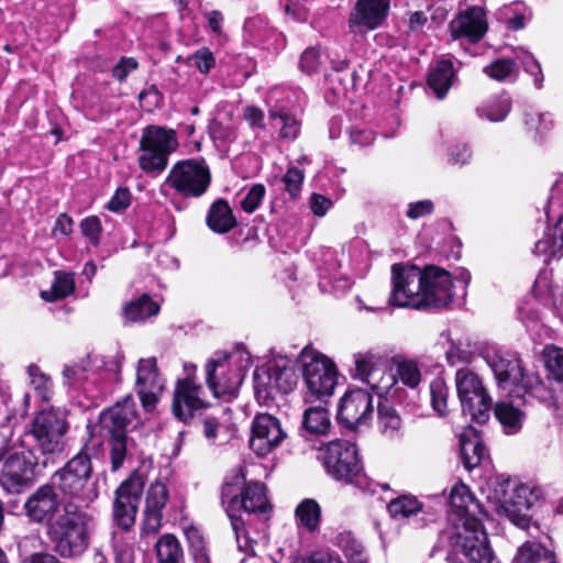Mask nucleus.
I'll list each match as a JSON object with an SVG mask.
<instances>
[{
	"mask_svg": "<svg viewBox=\"0 0 563 563\" xmlns=\"http://www.w3.org/2000/svg\"><path fill=\"white\" fill-rule=\"evenodd\" d=\"M287 434L280 421L271 413H256L251 428V449L260 456H265L280 445Z\"/></svg>",
	"mask_w": 563,
	"mask_h": 563,
	"instance_id": "18",
	"label": "nucleus"
},
{
	"mask_svg": "<svg viewBox=\"0 0 563 563\" xmlns=\"http://www.w3.org/2000/svg\"><path fill=\"white\" fill-rule=\"evenodd\" d=\"M244 119L247 121L251 128L264 129V112L262 109L255 106H247L244 109Z\"/></svg>",
	"mask_w": 563,
	"mask_h": 563,
	"instance_id": "62",
	"label": "nucleus"
},
{
	"mask_svg": "<svg viewBox=\"0 0 563 563\" xmlns=\"http://www.w3.org/2000/svg\"><path fill=\"white\" fill-rule=\"evenodd\" d=\"M391 306L416 310L438 311L448 308L454 299V284L449 271L437 265L419 268L396 263L391 266Z\"/></svg>",
	"mask_w": 563,
	"mask_h": 563,
	"instance_id": "2",
	"label": "nucleus"
},
{
	"mask_svg": "<svg viewBox=\"0 0 563 563\" xmlns=\"http://www.w3.org/2000/svg\"><path fill=\"white\" fill-rule=\"evenodd\" d=\"M512 563H559L556 554L541 542L527 540L517 550Z\"/></svg>",
	"mask_w": 563,
	"mask_h": 563,
	"instance_id": "30",
	"label": "nucleus"
},
{
	"mask_svg": "<svg viewBox=\"0 0 563 563\" xmlns=\"http://www.w3.org/2000/svg\"><path fill=\"white\" fill-rule=\"evenodd\" d=\"M433 211L434 203L431 200L426 199L409 203L406 216L409 219L416 220L418 218L429 216Z\"/></svg>",
	"mask_w": 563,
	"mask_h": 563,
	"instance_id": "58",
	"label": "nucleus"
},
{
	"mask_svg": "<svg viewBox=\"0 0 563 563\" xmlns=\"http://www.w3.org/2000/svg\"><path fill=\"white\" fill-rule=\"evenodd\" d=\"M267 365L279 394L287 395L294 391L298 383L296 369L290 365H280L276 362Z\"/></svg>",
	"mask_w": 563,
	"mask_h": 563,
	"instance_id": "39",
	"label": "nucleus"
},
{
	"mask_svg": "<svg viewBox=\"0 0 563 563\" xmlns=\"http://www.w3.org/2000/svg\"><path fill=\"white\" fill-rule=\"evenodd\" d=\"M459 444L462 464L468 472L478 467L485 459L489 457L482 431L472 424L463 428L459 435Z\"/></svg>",
	"mask_w": 563,
	"mask_h": 563,
	"instance_id": "25",
	"label": "nucleus"
},
{
	"mask_svg": "<svg viewBox=\"0 0 563 563\" xmlns=\"http://www.w3.org/2000/svg\"><path fill=\"white\" fill-rule=\"evenodd\" d=\"M271 119H279L282 121V128L279 131V136L286 140H296L300 132V122L296 119L294 114L282 109L279 111L269 110L268 112Z\"/></svg>",
	"mask_w": 563,
	"mask_h": 563,
	"instance_id": "44",
	"label": "nucleus"
},
{
	"mask_svg": "<svg viewBox=\"0 0 563 563\" xmlns=\"http://www.w3.org/2000/svg\"><path fill=\"white\" fill-rule=\"evenodd\" d=\"M158 563H183V548L173 533H165L159 537L155 544Z\"/></svg>",
	"mask_w": 563,
	"mask_h": 563,
	"instance_id": "35",
	"label": "nucleus"
},
{
	"mask_svg": "<svg viewBox=\"0 0 563 563\" xmlns=\"http://www.w3.org/2000/svg\"><path fill=\"white\" fill-rule=\"evenodd\" d=\"M194 62L200 74L207 75L216 66V58L209 47H200L186 58V64Z\"/></svg>",
	"mask_w": 563,
	"mask_h": 563,
	"instance_id": "50",
	"label": "nucleus"
},
{
	"mask_svg": "<svg viewBox=\"0 0 563 563\" xmlns=\"http://www.w3.org/2000/svg\"><path fill=\"white\" fill-rule=\"evenodd\" d=\"M73 218L68 213L63 212L56 218L52 229V234L56 235V233H59L62 235L68 236L73 233Z\"/></svg>",
	"mask_w": 563,
	"mask_h": 563,
	"instance_id": "61",
	"label": "nucleus"
},
{
	"mask_svg": "<svg viewBox=\"0 0 563 563\" xmlns=\"http://www.w3.org/2000/svg\"><path fill=\"white\" fill-rule=\"evenodd\" d=\"M545 366L558 383L563 384V349L549 346L545 349Z\"/></svg>",
	"mask_w": 563,
	"mask_h": 563,
	"instance_id": "48",
	"label": "nucleus"
},
{
	"mask_svg": "<svg viewBox=\"0 0 563 563\" xmlns=\"http://www.w3.org/2000/svg\"><path fill=\"white\" fill-rule=\"evenodd\" d=\"M397 375L410 388H416L421 382V372L415 361H402L397 365Z\"/></svg>",
	"mask_w": 563,
	"mask_h": 563,
	"instance_id": "49",
	"label": "nucleus"
},
{
	"mask_svg": "<svg viewBox=\"0 0 563 563\" xmlns=\"http://www.w3.org/2000/svg\"><path fill=\"white\" fill-rule=\"evenodd\" d=\"M512 107L511 98L507 95H499L487 104L477 109V112L492 122L504 121Z\"/></svg>",
	"mask_w": 563,
	"mask_h": 563,
	"instance_id": "40",
	"label": "nucleus"
},
{
	"mask_svg": "<svg viewBox=\"0 0 563 563\" xmlns=\"http://www.w3.org/2000/svg\"><path fill=\"white\" fill-rule=\"evenodd\" d=\"M135 417V402L131 395L103 409L99 415L96 429L102 438L108 440L113 472L123 466L128 451V427Z\"/></svg>",
	"mask_w": 563,
	"mask_h": 563,
	"instance_id": "5",
	"label": "nucleus"
},
{
	"mask_svg": "<svg viewBox=\"0 0 563 563\" xmlns=\"http://www.w3.org/2000/svg\"><path fill=\"white\" fill-rule=\"evenodd\" d=\"M331 427L329 411L323 406H313L305 410L302 428L312 435H325Z\"/></svg>",
	"mask_w": 563,
	"mask_h": 563,
	"instance_id": "34",
	"label": "nucleus"
},
{
	"mask_svg": "<svg viewBox=\"0 0 563 563\" xmlns=\"http://www.w3.org/2000/svg\"><path fill=\"white\" fill-rule=\"evenodd\" d=\"M146 479L144 473L134 470L114 492L112 517L122 531H130L135 525Z\"/></svg>",
	"mask_w": 563,
	"mask_h": 563,
	"instance_id": "13",
	"label": "nucleus"
},
{
	"mask_svg": "<svg viewBox=\"0 0 563 563\" xmlns=\"http://www.w3.org/2000/svg\"><path fill=\"white\" fill-rule=\"evenodd\" d=\"M63 375L68 384H75L86 378V368L78 364L66 365Z\"/></svg>",
	"mask_w": 563,
	"mask_h": 563,
	"instance_id": "63",
	"label": "nucleus"
},
{
	"mask_svg": "<svg viewBox=\"0 0 563 563\" xmlns=\"http://www.w3.org/2000/svg\"><path fill=\"white\" fill-rule=\"evenodd\" d=\"M29 375L31 377V383L34 386L35 390L45 397L46 393L49 390L52 386L51 378L41 372L37 365H30L27 368Z\"/></svg>",
	"mask_w": 563,
	"mask_h": 563,
	"instance_id": "56",
	"label": "nucleus"
},
{
	"mask_svg": "<svg viewBox=\"0 0 563 563\" xmlns=\"http://www.w3.org/2000/svg\"><path fill=\"white\" fill-rule=\"evenodd\" d=\"M202 391L201 384L194 376L177 379L172 401L174 417L185 424H191L200 411L210 409L211 404L201 398Z\"/></svg>",
	"mask_w": 563,
	"mask_h": 563,
	"instance_id": "15",
	"label": "nucleus"
},
{
	"mask_svg": "<svg viewBox=\"0 0 563 563\" xmlns=\"http://www.w3.org/2000/svg\"><path fill=\"white\" fill-rule=\"evenodd\" d=\"M331 206L332 201L321 194L313 192L310 197V209L317 217H323Z\"/></svg>",
	"mask_w": 563,
	"mask_h": 563,
	"instance_id": "60",
	"label": "nucleus"
},
{
	"mask_svg": "<svg viewBox=\"0 0 563 563\" xmlns=\"http://www.w3.org/2000/svg\"><path fill=\"white\" fill-rule=\"evenodd\" d=\"M196 420L202 424V433L205 438L214 441L220 429L219 417L212 412L202 410L197 415Z\"/></svg>",
	"mask_w": 563,
	"mask_h": 563,
	"instance_id": "52",
	"label": "nucleus"
},
{
	"mask_svg": "<svg viewBox=\"0 0 563 563\" xmlns=\"http://www.w3.org/2000/svg\"><path fill=\"white\" fill-rule=\"evenodd\" d=\"M373 367H374V355L373 354H369V353L357 354L355 356L354 377L368 384Z\"/></svg>",
	"mask_w": 563,
	"mask_h": 563,
	"instance_id": "54",
	"label": "nucleus"
},
{
	"mask_svg": "<svg viewBox=\"0 0 563 563\" xmlns=\"http://www.w3.org/2000/svg\"><path fill=\"white\" fill-rule=\"evenodd\" d=\"M299 66L308 75L317 73L320 66L319 49L312 46L306 48L300 56Z\"/></svg>",
	"mask_w": 563,
	"mask_h": 563,
	"instance_id": "55",
	"label": "nucleus"
},
{
	"mask_svg": "<svg viewBox=\"0 0 563 563\" xmlns=\"http://www.w3.org/2000/svg\"><path fill=\"white\" fill-rule=\"evenodd\" d=\"M22 509L30 523L45 527L51 549L60 558L78 559L89 549L92 530L80 518L79 508L66 501L49 479L27 495Z\"/></svg>",
	"mask_w": 563,
	"mask_h": 563,
	"instance_id": "1",
	"label": "nucleus"
},
{
	"mask_svg": "<svg viewBox=\"0 0 563 563\" xmlns=\"http://www.w3.org/2000/svg\"><path fill=\"white\" fill-rule=\"evenodd\" d=\"M79 228L82 236L86 238L92 246L97 247L100 245L103 228L98 216L92 214L81 219Z\"/></svg>",
	"mask_w": 563,
	"mask_h": 563,
	"instance_id": "47",
	"label": "nucleus"
},
{
	"mask_svg": "<svg viewBox=\"0 0 563 563\" xmlns=\"http://www.w3.org/2000/svg\"><path fill=\"white\" fill-rule=\"evenodd\" d=\"M159 310V305L148 294H142L122 307V314L128 322H142L158 314Z\"/></svg>",
	"mask_w": 563,
	"mask_h": 563,
	"instance_id": "32",
	"label": "nucleus"
},
{
	"mask_svg": "<svg viewBox=\"0 0 563 563\" xmlns=\"http://www.w3.org/2000/svg\"><path fill=\"white\" fill-rule=\"evenodd\" d=\"M336 545L353 563H362L364 560V547L351 531H343L336 536Z\"/></svg>",
	"mask_w": 563,
	"mask_h": 563,
	"instance_id": "41",
	"label": "nucleus"
},
{
	"mask_svg": "<svg viewBox=\"0 0 563 563\" xmlns=\"http://www.w3.org/2000/svg\"><path fill=\"white\" fill-rule=\"evenodd\" d=\"M139 63L134 57L122 56L117 65L112 68V76L118 81L123 82L129 74L137 69Z\"/></svg>",
	"mask_w": 563,
	"mask_h": 563,
	"instance_id": "57",
	"label": "nucleus"
},
{
	"mask_svg": "<svg viewBox=\"0 0 563 563\" xmlns=\"http://www.w3.org/2000/svg\"><path fill=\"white\" fill-rule=\"evenodd\" d=\"M449 504L452 545L472 563H490L493 551L483 523V518L488 517L484 506L463 482L452 487Z\"/></svg>",
	"mask_w": 563,
	"mask_h": 563,
	"instance_id": "3",
	"label": "nucleus"
},
{
	"mask_svg": "<svg viewBox=\"0 0 563 563\" xmlns=\"http://www.w3.org/2000/svg\"><path fill=\"white\" fill-rule=\"evenodd\" d=\"M456 394L462 412L471 420L484 424L489 420L493 400L479 376L470 368H460L455 374Z\"/></svg>",
	"mask_w": 563,
	"mask_h": 563,
	"instance_id": "12",
	"label": "nucleus"
},
{
	"mask_svg": "<svg viewBox=\"0 0 563 563\" xmlns=\"http://www.w3.org/2000/svg\"><path fill=\"white\" fill-rule=\"evenodd\" d=\"M402 418L394 404L379 396L377 404V430L387 439L394 440L402 435Z\"/></svg>",
	"mask_w": 563,
	"mask_h": 563,
	"instance_id": "26",
	"label": "nucleus"
},
{
	"mask_svg": "<svg viewBox=\"0 0 563 563\" xmlns=\"http://www.w3.org/2000/svg\"><path fill=\"white\" fill-rule=\"evenodd\" d=\"M516 70V62L512 58H498L485 66L483 71L496 81H505Z\"/></svg>",
	"mask_w": 563,
	"mask_h": 563,
	"instance_id": "46",
	"label": "nucleus"
},
{
	"mask_svg": "<svg viewBox=\"0 0 563 563\" xmlns=\"http://www.w3.org/2000/svg\"><path fill=\"white\" fill-rule=\"evenodd\" d=\"M445 360L450 366L467 364L470 362V354L452 341L450 347L445 352Z\"/></svg>",
	"mask_w": 563,
	"mask_h": 563,
	"instance_id": "59",
	"label": "nucleus"
},
{
	"mask_svg": "<svg viewBox=\"0 0 563 563\" xmlns=\"http://www.w3.org/2000/svg\"><path fill=\"white\" fill-rule=\"evenodd\" d=\"M490 367L499 385L511 384L515 389L512 393L520 397L528 394L533 386V378L527 375L518 357L496 356Z\"/></svg>",
	"mask_w": 563,
	"mask_h": 563,
	"instance_id": "23",
	"label": "nucleus"
},
{
	"mask_svg": "<svg viewBox=\"0 0 563 563\" xmlns=\"http://www.w3.org/2000/svg\"><path fill=\"white\" fill-rule=\"evenodd\" d=\"M249 483L246 481V470L240 465L232 468L224 477L221 486V503L224 506L227 515L234 510L238 505L241 490Z\"/></svg>",
	"mask_w": 563,
	"mask_h": 563,
	"instance_id": "29",
	"label": "nucleus"
},
{
	"mask_svg": "<svg viewBox=\"0 0 563 563\" xmlns=\"http://www.w3.org/2000/svg\"><path fill=\"white\" fill-rule=\"evenodd\" d=\"M59 559L62 558L55 552H53V554L47 552H37L33 553L25 563H63Z\"/></svg>",
	"mask_w": 563,
	"mask_h": 563,
	"instance_id": "64",
	"label": "nucleus"
},
{
	"mask_svg": "<svg viewBox=\"0 0 563 563\" xmlns=\"http://www.w3.org/2000/svg\"><path fill=\"white\" fill-rule=\"evenodd\" d=\"M374 396L365 388H350L340 398L336 410L338 424L349 431L368 427L374 415Z\"/></svg>",
	"mask_w": 563,
	"mask_h": 563,
	"instance_id": "14",
	"label": "nucleus"
},
{
	"mask_svg": "<svg viewBox=\"0 0 563 563\" xmlns=\"http://www.w3.org/2000/svg\"><path fill=\"white\" fill-rule=\"evenodd\" d=\"M177 146L175 130L159 125L145 126L139 143L142 152L137 158L140 168L146 174L163 172L168 165L169 155Z\"/></svg>",
	"mask_w": 563,
	"mask_h": 563,
	"instance_id": "9",
	"label": "nucleus"
},
{
	"mask_svg": "<svg viewBox=\"0 0 563 563\" xmlns=\"http://www.w3.org/2000/svg\"><path fill=\"white\" fill-rule=\"evenodd\" d=\"M510 481H504L500 484L503 499L500 500V509L505 516L518 528L527 530L532 519L531 510L539 499L534 488L519 484L512 487V494L507 497L505 486H510Z\"/></svg>",
	"mask_w": 563,
	"mask_h": 563,
	"instance_id": "16",
	"label": "nucleus"
},
{
	"mask_svg": "<svg viewBox=\"0 0 563 563\" xmlns=\"http://www.w3.org/2000/svg\"><path fill=\"white\" fill-rule=\"evenodd\" d=\"M295 517L309 532H314L321 523L322 510L316 499L306 498L295 509Z\"/></svg>",
	"mask_w": 563,
	"mask_h": 563,
	"instance_id": "36",
	"label": "nucleus"
},
{
	"mask_svg": "<svg viewBox=\"0 0 563 563\" xmlns=\"http://www.w3.org/2000/svg\"><path fill=\"white\" fill-rule=\"evenodd\" d=\"M164 388L156 358H141L136 369L135 390L144 411L155 410Z\"/></svg>",
	"mask_w": 563,
	"mask_h": 563,
	"instance_id": "20",
	"label": "nucleus"
},
{
	"mask_svg": "<svg viewBox=\"0 0 563 563\" xmlns=\"http://www.w3.org/2000/svg\"><path fill=\"white\" fill-rule=\"evenodd\" d=\"M522 416V411L510 402H497L495 406V417L506 428L519 429Z\"/></svg>",
	"mask_w": 563,
	"mask_h": 563,
	"instance_id": "43",
	"label": "nucleus"
},
{
	"mask_svg": "<svg viewBox=\"0 0 563 563\" xmlns=\"http://www.w3.org/2000/svg\"><path fill=\"white\" fill-rule=\"evenodd\" d=\"M423 503L410 494L399 495L387 504V511L394 519L409 518L422 511Z\"/></svg>",
	"mask_w": 563,
	"mask_h": 563,
	"instance_id": "37",
	"label": "nucleus"
},
{
	"mask_svg": "<svg viewBox=\"0 0 563 563\" xmlns=\"http://www.w3.org/2000/svg\"><path fill=\"white\" fill-rule=\"evenodd\" d=\"M69 430L66 416L55 409L38 411L32 420L30 433L35 440L33 449L43 456L60 454L65 448L64 437Z\"/></svg>",
	"mask_w": 563,
	"mask_h": 563,
	"instance_id": "10",
	"label": "nucleus"
},
{
	"mask_svg": "<svg viewBox=\"0 0 563 563\" xmlns=\"http://www.w3.org/2000/svg\"><path fill=\"white\" fill-rule=\"evenodd\" d=\"M298 362L301 364L303 383L308 395L317 400L327 402L333 395L338 383V368L335 363L324 354L310 346H305Z\"/></svg>",
	"mask_w": 563,
	"mask_h": 563,
	"instance_id": "7",
	"label": "nucleus"
},
{
	"mask_svg": "<svg viewBox=\"0 0 563 563\" xmlns=\"http://www.w3.org/2000/svg\"><path fill=\"white\" fill-rule=\"evenodd\" d=\"M186 537L189 544V552L192 556L194 562L211 563L208 549L206 545V540L201 532L197 528L190 527L186 531Z\"/></svg>",
	"mask_w": 563,
	"mask_h": 563,
	"instance_id": "42",
	"label": "nucleus"
},
{
	"mask_svg": "<svg viewBox=\"0 0 563 563\" xmlns=\"http://www.w3.org/2000/svg\"><path fill=\"white\" fill-rule=\"evenodd\" d=\"M229 358L230 355L225 354L206 364V383L217 398L236 397L242 380L239 371L229 368Z\"/></svg>",
	"mask_w": 563,
	"mask_h": 563,
	"instance_id": "21",
	"label": "nucleus"
},
{
	"mask_svg": "<svg viewBox=\"0 0 563 563\" xmlns=\"http://www.w3.org/2000/svg\"><path fill=\"white\" fill-rule=\"evenodd\" d=\"M212 176L203 158L178 161L170 168L165 184L183 198H200L209 189Z\"/></svg>",
	"mask_w": 563,
	"mask_h": 563,
	"instance_id": "11",
	"label": "nucleus"
},
{
	"mask_svg": "<svg viewBox=\"0 0 563 563\" xmlns=\"http://www.w3.org/2000/svg\"><path fill=\"white\" fill-rule=\"evenodd\" d=\"M266 194V188L263 184H254L245 197L241 201V208L244 212L251 214L256 211V209L262 203Z\"/></svg>",
	"mask_w": 563,
	"mask_h": 563,
	"instance_id": "51",
	"label": "nucleus"
},
{
	"mask_svg": "<svg viewBox=\"0 0 563 563\" xmlns=\"http://www.w3.org/2000/svg\"><path fill=\"white\" fill-rule=\"evenodd\" d=\"M273 510V505L267 496V487L260 481H249L241 490L238 505L233 511L228 515L231 527L236 534L245 533V521L242 512L249 515H265Z\"/></svg>",
	"mask_w": 563,
	"mask_h": 563,
	"instance_id": "17",
	"label": "nucleus"
},
{
	"mask_svg": "<svg viewBox=\"0 0 563 563\" xmlns=\"http://www.w3.org/2000/svg\"><path fill=\"white\" fill-rule=\"evenodd\" d=\"M390 9V0H357L352 8L347 25L353 34L374 31L386 21Z\"/></svg>",
	"mask_w": 563,
	"mask_h": 563,
	"instance_id": "19",
	"label": "nucleus"
},
{
	"mask_svg": "<svg viewBox=\"0 0 563 563\" xmlns=\"http://www.w3.org/2000/svg\"><path fill=\"white\" fill-rule=\"evenodd\" d=\"M101 444H90L87 440L80 450L49 476V481L66 501H71L80 510V518L92 530L95 518L88 508L100 496L99 479L95 474L92 459Z\"/></svg>",
	"mask_w": 563,
	"mask_h": 563,
	"instance_id": "4",
	"label": "nucleus"
},
{
	"mask_svg": "<svg viewBox=\"0 0 563 563\" xmlns=\"http://www.w3.org/2000/svg\"><path fill=\"white\" fill-rule=\"evenodd\" d=\"M168 489L159 481L152 483L145 494V507L142 520V533L155 534L162 528L163 509L168 500Z\"/></svg>",
	"mask_w": 563,
	"mask_h": 563,
	"instance_id": "24",
	"label": "nucleus"
},
{
	"mask_svg": "<svg viewBox=\"0 0 563 563\" xmlns=\"http://www.w3.org/2000/svg\"><path fill=\"white\" fill-rule=\"evenodd\" d=\"M48 290H42L40 297L46 302L63 300L75 292L76 284L73 273L56 271Z\"/></svg>",
	"mask_w": 563,
	"mask_h": 563,
	"instance_id": "33",
	"label": "nucleus"
},
{
	"mask_svg": "<svg viewBox=\"0 0 563 563\" xmlns=\"http://www.w3.org/2000/svg\"><path fill=\"white\" fill-rule=\"evenodd\" d=\"M132 195L128 187H119L108 201L106 208L111 212H122L131 205Z\"/></svg>",
	"mask_w": 563,
	"mask_h": 563,
	"instance_id": "53",
	"label": "nucleus"
},
{
	"mask_svg": "<svg viewBox=\"0 0 563 563\" xmlns=\"http://www.w3.org/2000/svg\"><path fill=\"white\" fill-rule=\"evenodd\" d=\"M36 453L30 448L8 455L0 471V485L5 492L20 494L33 486L48 464L47 457L41 460Z\"/></svg>",
	"mask_w": 563,
	"mask_h": 563,
	"instance_id": "8",
	"label": "nucleus"
},
{
	"mask_svg": "<svg viewBox=\"0 0 563 563\" xmlns=\"http://www.w3.org/2000/svg\"><path fill=\"white\" fill-rule=\"evenodd\" d=\"M323 466L329 476L363 492L369 490L372 479L364 472L355 443L334 440L328 443L323 453Z\"/></svg>",
	"mask_w": 563,
	"mask_h": 563,
	"instance_id": "6",
	"label": "nucleus"
},
{
	"mask_svg": "<svg viewBox=\"0 0 563 563\" xmlns=\"http://www.w3.org/2000/svg\"><path fill=\"white\" fill-rule=\"evenodd\" d=\"M305 180V172L296 166H289L282 177L284 190L289 198L296 200L299 198Z\"/></svg>",
	"mask_w": 563,
	"mask_h": 563,
	"instance_id": "45",
	"label": "nucleus"
},
{
	"mask_svg": "<svg viewBox=\"0 0 563 563\" xmlns=\"http://www.w3.org/2000/svg\"><path fill=\"white\" fill-rule=\"evenodd\" d=\"M453 40L467 38L471 44L479 43L488 32L487 14L483 7L473 5L456 14L449 23Z\"/></svg>",
	"mask_w": 563,
	"mask_h": 563,
	"instance_id": "22",
	"label": "nucleus"
},
{
	"mask_svg": "<svg viewBox=\"0 0 563 563\" xmlns=\"http://www.w3.org/2000/svg\"><path fill=\"white\" fill-rule=\"evenodd\" d=\"M253 384L255 398L262 406L274 404L275 397L279 394L274 384L273 375L268 365L257 366L253 372Z\"/></svg>",
	"mask_w": 563,
	"mask_h": 563,
	"instance_id": "31",
	"label": "nucleus"
},
{
	"mask_svg": "<svg viewBox=\"0 0 563 563\" xmlns=\"http://www.w3.org/2000/svg\"><path fill=\"white\" fill-rule=\"evenodd\" d=\"M430 389V405L432 410L440 418L448 417L449 410V396L450 387L444 378L438 376L433 378L429 385Z\"/></svg>",
	"mask_w": 563,
	"mask_h": 563,
	"instance_id": "38",
	"label": "nucleus"
},
{
	"mask_svg": "<svg viewBox=\"0 0 563 563\" xmlns=\"http://www.w3.org/2000/svg\"><path fill=\"white\" fill-rule=\"evenodd\" d=\"M206 223L212 232L225 234L238 225V220L229 202L224 198H219L210 205Z\"/></svg>",
	"mask_w": 563,
	"mask_h": 563,
	"instance_id": "28",
	"label": "nucleus"
},
{
	"mask_svg": "<svg viewBox=\"0 0 563 563\" xmlns=\"http://www.w3.org/2000/svg\"><path fill=\"white\" fill-rule=\"evenodd\" d=\"M455 77L456 73L453 62L448 58H441L429 68L427 85L438 99H443L452 87Z\"/></svg>",
	"mask_w": 563,
	"mask_h": 563,
	"instance_id": "27",
	"label": "nucleus"
}]
</instances>
